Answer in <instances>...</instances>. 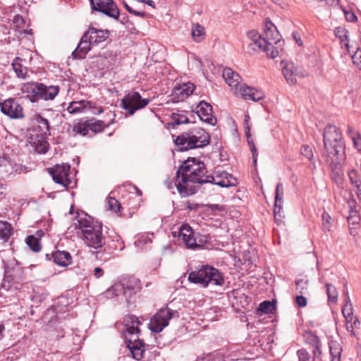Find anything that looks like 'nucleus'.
I'll return each mask as SVG.
<instances>
[{"mask_svg": "<svg viewBox=\"0 0 361 361\" xmlns=\"http://www.w3.org/2000/svg\"><path fill=\"white\" fill-rule=\"evenodd\" d=\"M213 183L222 188H229L237 184L232 175L221 169H216L214 175H206L202 162L195 159H188L179 167L176 174L175 186L180 195L185 197L195 193L194 183Z\"/></svg>", "mask_w": 361, "mask_h": 361, "instance_id": "1", "label": "nucleus"}, {"mask_svg": "<svg viewBox=\"0 0 361 361\" xmlns=\"http://www.w3.org/2000/svg\"><path fill=\"white\" fill-rule=\"evenodd\" d=\"M324 156L330 165L336 166L345 157V147L341 131L334 125H328L323 132Z\"/></svg>", "mask_w": 361, "mask_h": 361, "instance_id": "2", "label": "nucleus"}, {"mask_svg": "<svg viewBox=\"0 0 361 361\" xmlns=\"http://www.w3.org/2000/svg\"><path fill=\"white\" fill-rule=\"evenodd\" d=\"M75 221L73 226L81 231L83 239L88 246L95 249L103 246L104 238L100 223L94 221L92 217L87 214H78Z\"/></svg>", "mask_w": 361, "mask_h": 361, "instance_id": "3", "label": "nucleus"}, {"mask_svg": "<svg viewBox=\"0 0 361 361\" xmlns=\"http://www.w3.org/2000/svg\"><path fill=\"white\" fill-rule=\"evenodd\" d=\"M209 142V134L200 128H197L188 133H183L175 140V144L181 151L203 147L208 145Z\"/></svg>", "mask_w": 361, "mask_h": 361, "instance_id": "4", "label": "nucleus"}, {"mask_svg": "<svg viewBox=\"0 0 361 361\" xmlns=\"http://www.w3.org/2000/svg\"><path fill=\"white\" fill-rule=\"evenodd\" d=\"M188 280L203 287H207L209 284L222 286L224 282L222 274L211 266H202L199 269L191 271Z\"/></svg>", "mask_w": 361, "mask_h": 361, "instance_id": "5", "label": "nucleus"}, {"mask_svg": "<svg viewBox=\"0 0 361 361\" xmlns=\"http://www.w3.org/2000/svg\"><path fill=\"white\" fill-rule=\"evenodd\" d=\"M59 87L58 85L47 86L43 83L30 82L24 84L22 90L27 93L32 102H36L39 99L45 101L53 100L59 92Z\"/></svg>", "mask_w": 361, "mask_h": 361, "instance_id": "6", "label": "nucleus"}, {"mask_svg": "<svg viewBox=\"0 0 361 361\" xmlns=\"http://www.w3.org/2000/svg\"><path fill=\"white\" fill-rule=\"evenodd\" d=\"M150 101L149 99L142 98L139 92L130 91L121 99V106L130 115H133L136 111L147 106Z\"/></svg>", "mask_w": 361, "mask_h": 361, "instance_id": "7", "label": "nucleus"}, {"mask_svg": "<svg viewBox=\"0 0 361 361\" xmlns=\"http://www.w3.org/2000/svg\"><path fill=\"white\" fill-rule=\"evenodd\" d=\"M178 313L168 307L161 309L150 319L149 329L156 333L161 332L169 325V320Z\"/></svg>", "mask_w": 361, "mask_h": 361, "instance_id": "8", "label": "nucleus"}, {"mask_svg": "<svg viewBox=\"0 0 361 361\" xmlns=\"http://www.w3.org/2000/svg\"><path fill=\"white\" fill-rule=\"evenodd\" d=\"M92 8L114 19L119 17V11L113 0H90Z\"/></svg>", "mask_w": 361, "mask_h": 361, "instance_id": "9", "label": "nucleus"}, {"mask_svg": "<svg viewBox=\"0 0 361 361\" xmlns=\"http://www.w3.org/2000/svg\"><path fill=\"white\" fill-rule=\"evenodd\" d=\"M70 169L71 167L68 164H63L57 165L54 168H50L49 171L55 183L63 185L64 188H67L71 183L69 178Z\"/></svg>", "mask_w": 361, "mask_h": 361, "instance_id": "10", "label": "nucleus"}, {"mask_svg": "<svg viewBox=\"0 0 361 361\" xmlns=\"http://www.w3.org/2000/svg\"><path fill=\"white\" fill-rule=\"evenodd\" d=\"M92 110L94 114H100L103 112L102 107L96 108L95 104L85 100L73 101L69 103L66 108L67 111L71 114H78L83 113L85 110Z\"/></svg>", "mask_w": 361, "mask_h": 361, "instance_id": "11", "label": "nucleus"}, {"mask_svg": "<svg viewBox=\"0 0 361 361\" xmlns=\"http://www.w3.org/2000/svg\"><path fill=\"white\" fill-rule=\"evenodd\" d=\"M1 112L11 118H21L24 116L23 107L13 99H8L0 103Z\"/></svg>", "mask_w": 361, "mask_h": 361, "instance_id": "12", "label": "nucleus"}, {"mask_svg": "<svg viewBox=\"0 0 361 361\" xmlns=\"http://www.w3.org/2000/svg\"><path fill=\"white\" fill-rule=\"evenodd\" d=\"M178 238V240L183 243L187 248L195 249L200 247V245L197 243L196 238L194 237L191 227L187 224L180 226Z\"/></svg>", "mask_w": 361, "mask_h": 361, "instance_id": "13", "label": "nucleus"}, {"mask_svg": "<svg viewBox=\"0 0 361 361\" xmlns=\"http://www.w3.org/2000/svg\"><path fill=\"white\" fill-rule=\"evenodd\" d=\"M196 113L201 121L212 126L216 123V118L212 114V107L209 103L200 102L196 108Z\"/></svg>", "mask_w": 361, "mask_h": 361, "instance_id": "14", "label": "nucleus"}, {"mask_svg": "<svg viewBox=\"0 0 361 361\" xmlns=\"http://www.w3.org/2000/svg\"><path fill=\"white\" fill-rule=\"evenodd\" d=\"M234 93L245 99H250L254 102L259 101L265 96L262 91L248 87L245 85H241Z\"/></svg>", "mask_w": 361, "mask_h": 361, "instance_id": "15", "label": "nucleus"}, {"mask_svg": "<svg viewBox=\"0 0 361 361\" xmlns=\"http://www.w3.org/2000/svg\"><path fill=\"white\" fill-rule=\"evenodd\" d=\"M253 44L258 47L259 49L265 51L268 56L275 59L279 54V49L274 46L272 42L267 38L259 36V39L252 41Z\"/></svg>", "mask_w": 361, "mask_h": 361, "instance_id": "16", "label": "nucleus"}, {"mask_svg": "<svg viewBox=\"0 0 361 361\" xmlns=\"http://www.w3.org/2000/svg\"><path fill=\"white\" fill-rule=\"evenodd\" d=\"M125 339L133 357L137 360L141 359L145 352V345L143 342L139 338V334H137L136 338H133V336H125Z\"/></svg>", "mask_w": 361, "mask_h": 361, "instance_id": "17", "label": "nucleus"}, {"mask_svg": "<svg viewBox=\"0 0 361 361\" xmlns=\"http://www.w3.org/2000/svg\"><path fill=\"white\" fill-rule=\"evenodd\" d=\"M140 322L138 318L134 315H128L124 320L125 336H133V338H137V334H140L139 325Z\"/></svg>", "mask_w": 361, "mask_h": 361, "instance_id": "18", "label": "nucleus"}, {"mask_svg": "<svg viewBox=\"0 0 361 361\" xmlns=\"http://www.w3.org/2000/svg\"><path fill=\"white\" fill-rule=\"evenodd\" d=\"M92 45L93 44L89 39L87 35L84 33L78 47L72 53L73 57L74 59H84L90 51Z\"/></svg>", "mask_w": 361, "mask_h": 361, "instance_id": "19", "label": "nucleus"}, {"mask_svg": "<svg viewBox=\"0 0 361 361\" xmlns=\"http://www.w3.org/2000/svg\"><path fill=\"white\" fill-rule=\"evenodd\" d=\"M222 76L225 81L226 82V83L234 91V92L241 85L240 84L241 79L240 75L236 72L233 71L230 68H226L224 69Z\"/></svg>", "mask_w": 361, "mask_h": 361, "instance_id": "20", "label": "nucleus"}, {"mask_svg": "<svg viewBox=\"0 0 361 361\" xmlns=\"http://www.w3.org/2000/svg\"><path fill=\"white\" fill-rule=\"evenodd\" d=\"M283 76L289 85H295L297 82V76L300 75L298 68L293 63H286L282 68ZM303 76V75H301Z\"/></svg>", "mask_w": 361, "mask_h": 361, "instance_id": "21", "label": "nucleus"}, {"mask_svg": "<svg viewBox=\"0 0 361 361\" xmlns=\"http://www.w3.org/2000/svg\"><path fill=\"white\" fill-rule=\"evenodd\" d=\"M85 33L93 44L104 42L109 36L108 30H99L94 27H90Z\"/></svg>", "mask_w": 361, "mask_h": 361, "instance_id": "22", "label": "nucleus"}, {"mask_svg": "<svg viewBox=\"0 0 361 361\" xmlns=\"http://www.w3.org/2000/svg\"><path fill=\"white\" fill-rule=\"evenodd\" d=\"M264 31L266 37L273 44H281V41L279 39L280 35L276 30V26L268 20H266L264 23Z\"/></svg>", "mask_w": 361, "mask_h": 361, "instance_id": "23", "label": "nucleus"}, {"mask_svg": "<svg viewBox=\"0 0 361 361\" xmlns=\"http://www.w3.org/2000/svg\"><path fill=\"white\" fill-rule=\"evenodd\" d=\"M52 256L54 262L59 266L66 267L71 264V255L66 251L57 250L53 253Z\"/></svg>", "mask_w": 361, "mask_h": 361, "instance_id": "24", "label": "nucleus"}, {"mask_svg": "<svg viewBox=\"0 0 361 361\" xmlns=\"http://www.w3.org/2000/svg\"><path fill=\"white\" fill-rule=\"evenodd\" d=\"M283 184L279 183L276 187L275 190V204H274V214L275 217L280 213L283 209Z\"/></svg>", "mask_w": 361, "mask_h": 361, "instance_id": "25", "label": "nucleus"}, {"mask_svg": "<svg viewBox=\"0 0 361 361\" xmlns=\"http://www.w3.org/2000/svg\"><path fill=\"white\" fill-rule=\"evenodd\" d=\"M13 25L20 34H32L31 30H27L26 23L20 15H16L13 19Z\"/></svg>", "mask_w": 361, "mask_h": 361, "instance_id": "26", "label": "nucleus"}, {"mask_svg": "<svg viewBox=\"0 0 361 361\" xmlns=\"http://www.w3.org/2000/svg\"><path fill=\"white\" fill-rule=\"evenodd\" d=\"M195 86L192 83L187 82L180 85L179 87H176L175 89V93L181 97L183 99L185 97H188L192 94Z\"/></svg>", "mask_w": 361, "mask_h": 361, "instance_id": "27", "label": "nucleus"}, {"mask_svg": "<svg viewBox=\"0 0 361 361\" xmlns=\"http://www.w3.org/2000/svg\"><path fill=\"white\" fill-rule=\"evenodd\" d=\"M329 345L331 357V361H341L342 348L340 343L336 341H331Z\"/></svg>", "mask_w": 361, "mask_h": 361, "instance_id": "28", "label": "nucleus"}, {"mask_svg": "<svg viewBox=\"0 0 361 361\" xmlns=\"http://www.w3.org/2000/svg\"><path fill=\"white\" fill-rule=\"evenodd\" d=\"M191 35L193 40L196 42H201L205 37L204 27L199 23L194 24L192 27Z\"/></svg>", "mask_w": 361, "mask_h": 361, "instance_id": "29", "label": "nucleus"}, {"mask_svg": "<svg viewBox=\"0 0 361 361\" xmlns=\"http://www.w3.org/2000/svg\"><path fill=\"white\" fill-rule=\"evenodd\" d=\"M124 295V285L121 281L114 283L109 288L105 293L104 296L106 298H111L114 296H118L121 294Z\"/></svg>", "mask_w": 361, "mask_h": 361, "instance_id": "30", "label": "nucleus"}, {"mask_svg": "<svg viewBox=\"0 0 361 361\" xmlns=\"http://www.w3.org/2000/svg\"><path fill=\"white\" fill-rule=\"evenodd\" d=\"M348 32L343 27H338L334 30V34L340 40L342 44H343L348 52L350 51V46L348 43Z\"/></svg>", "mask_w": 361, "mask_h": 361, "instance_id": "31", "label": "nucleus"}, {"mask_svg": "<svg viewBox=\"0 0 361 361\" xmlns=\"http://www.w3.org/2000/svg\"><path fill=\"white\" fill-rule=\"evenodd\" d=\"M116 62L115 55L112 52L108 51L98 57L97 63L103 68H108L114 65Z\"/></svg>", "mask_w": 361, "mask_h": 361, "instance_id": "32", "label": "nucleus"}, {"mask_svg": "<svg viewBox=\"0 0 361 361\" xmlns=\"http://www.w3.org/2000/svg\"><path fill=\"white\" fill-rule=\"evenodd\" d=\"M121 282L124 285V295L127 299L131 298L138 289L137 282L130 280H123Z\"/></svg>", "mask_w": 361, "mask_h": 361, "instance_id": "33", "label": "nucleus"}, {"mask_svg": "<svg viewBox=\"0 0 361 361\" xmlns=\"http://www.w3.org/2000/svg\"><path fill=\"white\" fill-rule=\"evenodd\" d=\"M350 183L357 188V195L361 199V179L357 171L352 169L348 172Z\"/></svg>", "mask_w": 361, "mask_h": 361, "instance_id": "34", "label": "nucleus"}, {"mask_svg": "<svg viewBox=\"0 0 361 361\" xmlns=\"http://www.w3.org/2000/svg\"><path fill=\"white\" fill-rule=\"evenodd\" d=\"M89 130H92L94 133L101 132L105 128L109 127L110 124L113 123V121L109 123H105L104 121L95 119L87 120Z\"/></svg>", "mask_w": 361, "mask_h": 361, "instance_id": "35", "label": "nucleus"}, {"mask_svg": "<svg viewBox=\"0 0 361 361\" xmlns=\"http://www.w3.org/2000/svg\"><path fill=\"white\" fill-rule=\"evenodd\" d=\"M73 132L75 134H79L82 136L87 135L89 132V126L87 120H80L75 123L73 128Z\"/></svg>", "mask_w": 361, "mask_h": 361, "instance_id": "36", "label": "nucleus"}, {"mask_svg": "<svg viewBox=\"0 0 361 361\" xmlns=\"http://www.w3.org/2000/svg\"><path fill=\"white\" fill-rule=\"evenodd\" d=\"M20 61L21 59L16 57L12 62V66L18 78H25L27 74V68L23 66V65L20 63Z\"/></svg>", "mask_w": 361, "mask_h": 361, "instance_id": "37", "label": "nucleus"}, {"mask_svg": "<svg viewBox=\"0 0 361 361\" xmlns=\"http://www.w3.org/2000/svg\"><path fill=\"white\" fill-rule=\"evenodd\" d=\"M274 310V304L269 300H266L259 304L257 308V312L260 315H262L263 314L272 313Z\"/></svg>", "mask_w": 361, "mask_h": 361, "instance_id": "38", "label": "nucleus"}, {"mask_svg": "<svg viewBox=\"0 0 361 361\" xmlns=\"http://www.w3.org/2000/svg\"><path fill=\"white\" fill-rule=\"evenodd\" d=\"M12 163L5 157H0V173L4 175L12 172Z\"/></svg>", "mask_w": 361, "mask_h": 361, "instance_id": "39", "label": "nucleus"}, {"mask_svg": "<svg viewBox=\"0 0 361 361\" xmlns=\"http://www.w3.org/2000/svg\"><path fill=\"white\" fill-rule=\"evenodd\" d=\"M26 243L27 246L32 250L33 252H39L41 250V245L39 243V240L38 237H35V235H29L26 238Z\"/></svg>", "mask_w": 361, "mask_h": 361, "instance_id": "40", "label": "nucleus"}, {"mask_svg": "<svg viewBox=\"0 0 361 361\" xmlns=\"http://www.w3.org/2000/svg\"><path fill=\"white\" fill-rule=\"evenodd\" d=\"M297 355L299 361H322L320 357L317 355L312 356L306 350L300 349L298 350Z\"/></svg>", "mask_w": 361, "mask_h": 361, "instance_id": "41", "label": "nucleus"}, {"mask_svg": "<svg viewBox=\"0 0 361 361\" xmlns=\"http://www.w3.org/2000/svg\"><path fill=\"white\" fill-rule=\"evenodd\" d=\"M11 225L6 221H0V238L7 240L11 235Z\"/></svg>", "mask_w": 361, "mask_h": 361, "instance_id": "42", "label": "nucleus"}, {"mask_svg": "<svg viewBox=\"0 0 361 361\" xmlns=\"http://www.w3.org/2000/svg\"><path fill=\"white\" fill-rule=\"evenodd\" d=\"M172 120H173V124H176V125L184 124V123H187L188 122H189L188 118L186 116V115L183 111L173 113Z\"/></svg>", "mask_w": 361, "mask_h": 361, "instance_id": "43", "label": "nucleus"}, {"mask_svg": "<svg viewBox=\"0 0 361 361\" xmlns=\"http://www.w3.org/2000/svg\"><path fill=\"white\" fill-rule=\"evenodd\" d=\"M342 314L345 318H350L353 314V308L349 296L345 300V304L342 307Z\"/></svg>", "mask_w": 361, "mask_h": 361, "instance_id": "44", "label": "nucleus"}, {"mask_svg": "<svg viewBox=\"0 0 361 361\" xmlns=\"http://www.w3.org/2000/svg\"><path fill=\"white\" fill-rule=\"evenodd\" d=\"M326 287L329 300L333 302H336L338 298V293L336 287L330 283H326Z\"/></svg>", "mask_w": 361, "mask_h": 361, "instance_id": "45", "label": "nucleus"}, {"mask_svg": "<svg viewBox=\"0 0 361 361\" xmlns=\"http://www.w3.org/2000/svg\"><path fill=\"white\" fill-rule=\"evenodd\" d=\"M36 121L44 133H47L49 131V123L47 118H43L40 115H37L36 116Z\"/></svg>", "mask_w": 361, "mask_h": 361, "instance_id": "46", "label": "nucleus"}, {"mask_svg": "<svg viewBox=\"0 0 361 361\" xmlns=\"http://www.w3.org/2000/svg\"><path fill=\"white\" fill-rule=\"evenodd\" d=\"M322 227L323 230L324 231H329L331 228V217L330 215L326 212H324L322 215Z\"/></svg>", "mask_w": 361, "mask_h": 361, "instance_id": "47", "label": "nucleus"}, {"mask_svg": "<svg viewBox=\"0 0 361 361\" xmlns=\"http://www.w3.org/2000/svg\"><path fill=\"white\" fill-rule=\"evenodd\" d=\"M107 204L109 209H111V211H114L115 212H118L120 211L121 204L114 197H109L107 198Z\"/></svg>", "mask_w": 361, "mask_h": 361, "instance_id": "48", "label": "nucleus"}, {"mask_svg": "<svg viewBox=\"0 0 361 361\" xmlns=\"http://www.w3.org/2000/svg\"><path fill=\"white\" fill-rule=\"evenodd\" d=\"M301 154L310 161H313L314 154L312 148L308 145H303L300 149Z\"/></svg>", "mask_w": 361, "mask_h": 361, "instance_id": "49", "label": "nucleus"}, {"mask_svg": "<svg viewBox=\"0 0 361 361\" xmlns=\"http://www.w3.org/2000/svg\"><path fill=\"white\" fill-rule=\"evenodd\" d=\"M308 281L307 279H298L296 281V289L300 293H304V290L307 289Z\"/></svg>", "mask_w": 361, "mask_h": 361, "instance_id": "50", "label": "nucleus"}, {"mask_svg": "<svg viewBox=\"0 0 361 361\" xmlns=\"http://www.w3.org/2000/svg\"><path fill=\"white\" fill-rule=\"evenodd\" d=\"M353 63L361 70V49H357L352 56Z\"/></svg>", "mask_w": 361, "mask_h": 361, "instance_id": "51", "label": "nucleus"}, {"mask_svg": "<svg viewBox=\"0 0 361 361\" xmlns=\"http://www.w3.org/2000/svg\"><path fill=\"white\" fill-rule=\"evenodd\" d=\"M250 137H247V142H248V145L250 147V150L252 152V160H253V162L255 164H257V149L255 148V144L253 142L252 140H250Z\"/></svg>", "mask_w": 361, "mask_h": 361, "instance_id": "52", "label": "nucleus"}, {"mask_svg": "<svg viewBox=\"0 0 361 361\" xmlns=\"http://www.w3.org/2000/svg\"><path fill=\"white\" fill-rule=\"evenodd\" d=\"M333 180L338 184H341L343 182V173L341 171H333L331 174Z\"/></svg>", "mask_w": 361, "mask_h": 361, "instance_id": "53", "label": "nucleus"}, {"mask_svg": "<svg viewBox=\"0 0 361 361\" xmlns=\"http://www.w3.org/2000/svg\"><path fill=\"white\" fill-rule=\"evenodd\" d=\"M352 140L355 147L359 151H361V136L357 133H354L353 135H352Z\"/></svg>", "mask_w": 361, "mask_h": 361, "instance_id": "54", "label": "nucleus"}, {"mask_svg": "<svg viewBox=\"0 0 361 361\" xmlns=\"http://www.w3.org/2000/svg\"><path fill=\"white\" fill-rule=\"evenodd\" d=\"M123 6L124 7L126 8V9L130 13L136 16H140V17H142V18H144L145 16V13L144 11H137L135 10H133L132 8H130L129 6V5L126 3H124L123 4Z\"/></svg>", "mask_w": 361, "mask_h": 361, "instance_id": "55", "label": "nucleus"}, {"mask_svg": "<svg viewBox=\"0 0 361 361\" xmlns=\"http://www.w3.org/2000/svg\"><path fill=\"white\" fill-rule=\"evenodd\" d=\"M249 121H250L249 115H245L244 123H245V135L247 137L250 136V126L249 125Z\"/></svg>", "mask_w": 361, "mask_h": 361, "instance_id": "56", "label": "nucleus"}, {"mask_svg": "<svg viewBox=\"0 0 361 361\" xmlns=\"http://www.w3.org/2000/svg\"><path fill=\"white\" fill-rule=\"evenodd\" d=\"M296 303L300 307H305L307 305V299L302 295H298L296 297Z\"/></svg>", "mask_w": 361, "mask_h": 361, "instance_id": "57", "label": "nucleus"}, {"mask_svg": "<svg viewBox=\"0 0 361 361\" xmlns=\"http://www.w3.org/2000/svg\"><path fill=\"white\" fill-rule=\"evenodd\" d=\"M259 35H259V33L255 30H250V31L247 32V37L251 41L257 40V39H259Z\"/></svg>", "mask_w": 361, "mask_h": 361, "instance_id": "58", "label": "nucleus"}, {"mask_svg": "<svg viewBox=\"0 0 361 361\" xmlns=\"http://www.w3.org/2000/svg\"><path fill=\"white\" fill-rule=\"evenodd\" d=\"M343 12L345 15V18L347 20L353 22L357 19L356 16L352 12H347L345 9H343Z\"/></svg>", "mask_w": 361, "mask_h": 361, "instance_id": "59", "label": "nucleus"}, {"mask_svg": "<svg viewBox=\"0 0 361 361\" xmlns=\"http://www.w3.org/2000/svg\"><path fill=\"white\" fill-rule=\"evenodd\" d=\"M49 145L47 142L42 144L41 147H37V151L41 154H45L48 151Z\"/></svg>", "mask_w": 361, "mask_h": 361, "instance_id": "60", "label": "nucleus"}, {"mask_svg": "<svg viewBox=\"0 0 361 361\" xmlns=\"http://www.w3.org/2000/svg\"><path fill=\"white\" fill-rule=\"evenodd\" d=\"M103 274H104V271L100 267H96L94 269V275L95 276L96 278L99 279L101 276H102Z\"/></svg>", "mask_w": 361, "mask_h": 361, "instance_id": "61", "label": "nucleus"}, {"mask_svg": "<svg viewBox=\"0 0 361 361\" xmlns=\"http://www.w3.org/2000/svg\"><path fill=\"white\" fill-rule=\"evenodd\" d=\"M348 221L349 224H355L358 222V218L356 217L355 219L353 215H350V216L348 217Z\"/></svg>", "mask_w": 361, "mask_h": 361, "instance_id": "62", "label": "nucleus"}, {"mask_svg": "<svg viewBox=\"0 0 361 361\" xmlns=\"http://www.w3.org/2000/svg\"><path fill=\"white\" fill-rule=\"evenodd\" d=\"M346 329L348 332H350L352 335H355V332L353 331L354 326L352 324H346Z\"/></svg>", "mask_w": 361, "mask_h": 361, "instance_id": "63", "label": "nucleus"}, {"mask_svg": "<svg viewBox=\"0 0 361 361\" xmlns=\"http://www.w3.org/2000/svg\"><path fill=\"white\" fill-rule=\"evenodd\" d=\"M360 321H359V319L357 317H355L353 319V324L355 327L356 328H359L360 327Z\"/></svg>", "mask_w": 361, "mask_h": 361, "instance_id": "64", "label": "nucleus"}]
</instances>
